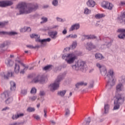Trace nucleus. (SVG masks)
Masks as SVG:
<instances>
[{
	"instance_id": "obj_11",
	"label": "nucleus",
	"mask_w": 125,
	"mask_h": 125,
	"mask_svg": "<svg viewBox=\"0 0 125 125\" xmlns=\"http://www.w3.org/2000/svg\"><path fill=\"white\" fill-rule=\"evenodd\" d=\"M102 7L106 8L109 10H111L112 8H113V4H112V3H110V2L108 1H104L102 3Z\"/></svg>"
},
{
	"instance_id": "obj_33",
	"label": "nucleus",
	"mask_w": 125,
	"mask_h": 125,
	"mask_svg": "<svg viewBox=\"0 0 125 125\" xmlns=\"http://www.w3.org/2000/svg\"><path fill=\"white\" fill-rule=\"evenodd\" d=\"M65 94L66 90H65L58 92V95H59L60 96H61L62 97H63V96H64V95H65Z\"/></svg>"
},
{
	"instance_id": "obj_13",
	"label": "nucleus",
	"mask_w": 125,
	"mask_h": 125,
	"mask_svg": "<svg viewBox=\"0 0 125 125\" xmlns=\"http://www.w3.org/2000/svg\"><path fill=\"white\" fill-rule=\"evenodd\" d=\"M118 33H120L119 35H118V37L119 39L124 40L125 39V29H119L117 30Z\"/></svg>"
},
{
	"instance_id": "obj_19",
	"label": "nucleus",
	"mask_w": 125,
	"mask_h": 125,
	"mask_svg": "<svg viewBox=\"0 0 125 125\" xmlns=\"http://www.w3.org/2000/svg\"><path fill=\"white\" fill-rule=\"evenodd\" d=\"M5 63L7 65V67H11V66H13L14 62L10 59H7L5 60Z\"/></svg>"
},
{
	"instance_id": "obj_16",
	"label": "nucleus",
	"mask_w": 125,
	"mask_h": 125,
	"mask_svg": "<svg viewBox=\"0 0 125 125\" xmlns=\"http://www.w3.org/2000/svg\"><path fill=\"white\" fill-rule=\"evenodd\" d=\"M79 29H80V24L76 23L71 26L69 29V31L72 32V31H74V30H78Z\"/></svg>"
},
{
	"instance_id": "obj_41",
	"label": "nucleus",
	"mask_w": 125,
	"mask_h": 125,
	"mask_svg": "<svg viewBox=\"0 0 125 125\" xmlns=\"http://www.w3.org/2000/svg\"><path fill=\"white\" fill-rule=\"evenodd\" d=\"M7 45V43L4 42V43L0 44V48H3V47H5Z\"/></svg>"
},
{
	"instance_id": "obj_15",
	"label": "nucleus",
	"mask_w": 125,
	"mask_h": 125,
	"mask_svg": "<svg viewBox=\"0 0 125 125\" xmlns=\"http://www.w3.org/2000/svg\"><path fill=\"white\" fill-rule=\"evenodd\" d=\"M57 34H58L57 31H50L48 33V36L53 40H55L57 38Z\"/></svg>"
},
{
	"instance_id": "obj_61",
	"label": "nucleus",
	"mask_w": 125,
	"mask_h": 125,
	"mask_svg": "<svg viewBox=\"0 0 125 125\" xmlns=\"http://www.w3.org/2000/svg\"><path fill=\"white\" fill-rule=\"evenodd\" d=\"M21 93H23V94H27V91H25V90H22L21 91Z\"/></svg>"
},
{
	"instance_id": "obj_59",
	"label": "nucleus",
	"mask_w": 125,
	"mask_h": 125,
	"mask_svg": "<svg viewBox=\"0 0 125 125\" xmlns=\"http://www.w3.org/2000/svg\"><path fill=\"white\" fill-rule=\"evenodd\" d=\"M62 68H66V67H67V64L66 63H63L62 64Z\"/></svg>"
},
{
	"instance_id": "obj_24",
	"label": "nucleus",
	"mask_w": 125,
	"mask_h": 125,
	"mask_svg": "<svg viewBox=\"0 0 125 125\" xmlns=\"http://www.w3.org/2000/svg\"><path fill=\"white\" fill-rule=\"evenodd\" d=\"M95 58L96 59H98L99 60H102V59H104V57H103L102 54H101L100 53L96 54Z\"/></svg>"
},
{
	"instance_id": "obj_63",
	"label": "nucleus",
	"mask_w": 125,
	"mask_h": 125,
	"mask_svg": "<svg viewBox=\"0 0 125 125\" xmlns=\"http://www.w3.org/2000/svg\"><path fill=\"white\" fill-rule=\"evenodd\" d=\"M121 5H125V2L121 1Z\"/></svg>"
},
{
	"instance_id": "obj_12",
	"label": "nucleus",
	"mask_w": 125,
	"mask_h": 125,
	"mask_svg": "<svg viewBox=\"0 0 125 125\" xmlns=\"http://www.w3.org/2000/svg\"><path fill=\"white\" fill-rule=\"evenodd\" d=\"M96 66L99 68L102 75H106V74H107V70L106 69V67L105 66H101L100 63H99L96 64Z\"/></svg>"
},
{
	"instance_id": "obj_38",
	"label": "nucleus",
	"mask_w": 125,
	"mask_h": 125,
	"mask_svg": "<svg viewBox=\"0 0 125 125\" xmlns=\"http://www.w3.org/2000/svg\"><path fill=\"white\" fill-rule=\"evenodd\" d=\"M70 115V110L68 108H66L65 109V117H68Z\"/></svg>"
},
{
	"instance_id": "obj_64",
	"label": "nucleus",
	"mask_w": 125,
	"mask_h": 125,
	"mask_svg": "<svg viewBox=\"0 0 125 125\" xmlns=\"http://www.w3.org/2000/svg\"><path fill=\"white\" fill-rule=\"evenodd\" d=\"M44 114H46V113H47V111L46 110V109H44Z\"/></svg>"
},
{
	"instance_id": "obj_62",
	"label": "nucleus",
	"mask_w": 125,
	"mask_h": 125,
	"mask_svg": "<svg viewBox=\"0 0 125 125\" xmlns=\"http://www.w3.org/2000/svg\"><path fill=\"white\" fill-rule=\"evenodd\" d=\"M71 37H72V34H70L69 35L66 36V39H69V38H71Z\"/></svg>"
},
{
	"instance_id": "obj_23",
	"label": "nucleus",
	"mask_w": 125,
	"mask_h": 125,
	"mask_svg": "<svg viewBox=\"0 0 125 125\" xmlns=\"http://www.w3.org/2000/svg\"><path fill=\"white\" fill-rule=\"evenodd\" d=\"M3 33V35H9V36H15L17 35V33L14 31L9 32L4 31Z\"/></svg>"
},
{
	"instance_id": "obj_25",
	"label": "nucleus",
	"mask_w": 125,
	"mask_h": 125,
	"mask_svg": "<svg viewBox=\"0 0 125 125\" xmlns=\"http://www.w3.org/2000/svg\"><path fill=\"white\" fill-rule=\"evenodd\" d=\"M24 116V114L21 113L19 114H15V115H13L12 117L13 120H17L18 118H20V117H23Z\"/></svg>"
},
{
	"instance_id": "obj_9",
	"label": "nucleus",
	"mask_w": 125,
	"mask_h": 125,
	"mask_svg": "<svg viewBox=\"0 0 125 125\" xmlns=\"http://www.w3.org/2000/svg\"><path fill=\"white\" fill-rule=\"evenodd\" d=\"M30 38H31V39H34V38L35 39H36V42H41L42 44L43 42H49L51 41V39L50 38H47V39H43L41 40V39H40V36L36 34H32L30 35Z\"/></svg>"
},
{
	"instance_id": "obj_4",
	"label": "nucleus",
	"mask_w": 125,
	"mask_h": 125,
	"mask_svg": "<svg viewBox=\"0 0 125 125\" xmlns=\"http://www.w3.org/2000/svg\"><path fill=\"white\" fill-rule=\"evenodd\" d=\"M62 57V59H65V61L67 64H69L74 63L76 59H77V56L73 53H68L66 55L63 54Z\"/></svg>"
},
{
	"instance_id": "obj_26",
	"label": "nucleus",
	"mask_w": 125,
	"mask_h": 125,
	"mask_svg": "<svg viewBox=\"0 0 125 125\" xmlns=\"http://www.w3.org/2000/svg\"><path fill=\"white\" fill-rule=\"evenodd\" d=\"M52 65H48L47 66H45V67H44L43 68V70H44V71H50V70L52 69Z\"/></svg>"
},
{
	"instance_id": "obj_39",
	"label": "nucleus",
	"mask_w": 125,
	"mask_h": 125,
	"mask_svg": "<svg viewBox=\"0 0 125 125\" xmlns=\"http://www.w3.org/2000/svg\"><path fill=\"white\" fill-rule=\"evenodd\" d=\"M52 4L54 5V6H57V5H58V0H53Z\"/></svg>"
},
{
	"instance_id": "obj_1",
	"label": "nucleus",
	"mask_w": 125,
	"mask_h": 125,
	"mask_svg": "<svg viewBox=\"0 0 125 125\" xmlns=\"http://www.w3.org/2000/svg\"><path fill=\"white\" fill-rule=\"evenodd\" d=\"M17 8L19 9L20 15L29 14L34 11H36L39 8V5L37 3L30 4L27 6L25 2H21L18 4Z\"/></svg>"
},
{
	"instance_id": "obj_27",
	"label": "nucleus",
	"mask_w": 125,
	"mask_h": 125,
	"mask_svg": "<svg viewBox=\"0 0 125 125\" xmlns=\"http://www.w3.org/2000/svg\"><path fill=\"white\" fill-rule=\"evenodd\" d=\"M109 109H110V105L107 104H105L104 107L105 114H107L108 112H109Z\"/></svg>"
},
{
	"instance_id": "obj_42",
	"label": "nucleus",
	"mask_w": 125,
	"mask_h": 125,
	"mask_svg": "<svg viewBox=\"0 0 125 125\" xmlns=\"http://www.w3.org/2000/svg\"><path fill=\"white\" fill-rule=\"evenodd\" d=\"M27 112H34V111H35V108H32V107H28V108L27 109Z\"/></svg>"
},
{
	"instance_id": "obj_28",
	"label": "nucleus",
	"mask_w": 125,
	"mask_h": 125,
	"mask_svg": "<svg viewBox=\"0 0 125 125\" xmlns=\"http://www.w3.org/2000/svg\"><path fill=\"white\" fill-rule=\"evenodd\" d=\"M20 70V66H19V64H17V63H16L15 65V73H16V74H18V73H19Z\"/></svg>"
},
{
	"instance_id": "obj_51",
	"label": "nucleus",
	"mask_w": 125,
	"mask_h": 125,
	"mask_svg": "<svg viewBox=\"0 0 125 125\" xmlns=\"http://www.w3.org/2000/svg\"><path fill=\"white\" fill-rule=\"evenodd\" d=\"M26 46H27V47H28V48H31V49L35 48V47H34V46H33V45H27Z\"/></svg>"
},
{
	"instance_id": "obj_44",
	"label": "nucleus",
	"mask_w": 125,
	"mask_h": 125,
	"mask_svg": "<svg viewBox=\"0 0 125 125\" xmlns=\"http://www.w3.org/2000/svg\"><path fill=\"white\" fill-rule=\"evenodd\" d=\"M37 92V89L36 88L33 87L32 88L30 93L33 94V93H36Z\"/></svg>"
},
{
	"instance_id": "obj_14",
	"label": "nucleus",
	"mask_w": 125,
	"mask_h": 125,
	"mask_svg": "<svg viewBox=\"0 0 125 125\" xmlns=\"http://www.w3.org/2000/svg\"><path fill=\"white\" fill-rule=\"evenodd\" d=\"M86 48L87 49V50L90 51V50H92V49L96 48V46L93 44L92 42H89L86 44Z\"/></svg>"
},
{
	"instance_id": "obj_18",
	"label": "nucleus",
	"mask_w": 125,
	"mask_h": 125,
	"mask_svg": "<svg viewBox=\"0 0 125 125\" xmlns=\"http://www.w3.org/2000/svg\"><path fill=\"white\" fill-rule=\"evenodd\" d=\"M120 23H124L125 24V13L121 14L120 17L119 18Z\"/></svg>"
},
{
	"instance_id": "obj_22",
	"label": "nucleus",
	"mask_w": 125,
	"mask_h": 125,
	"mask_svg": "<svg viewBox=\"0 0 125 125\" xmlns=\"http://www.w3.org/2000/svg\"><path fill=\"white\" fill-rule=\"evenodd\" d=\"M124 87L123 86V84L121 83L118 84L116 86V90L117 92L122 91L123 90V88Z\"/></svg>"
},
{
	"instance_id": "obj_49",
	"label": "nucleus",
	"mask_w": 125,
	"mask_h": 125,
	"mask_svg": "<svg viewBox=\"0 0 125 125\" xmlns=\"http://www.w3.org/2000/svg\"><path fill=\"white\" fill-rule=\"evenodd\" d=\"M32 31V29L30 27H26V32H31Z\"/></svg>"
},
{
	"instance_id": "obj_7",
	"label": "nucleus",
	"mask_w": 125,
	"mask_h": 125,
	"mask_svg": "<svg viewBox=\"0 0 125 125\" xmlns=\"http://www.w3.org/2000/svg\"><path fill=\"white\" fill-rule=\"evenodd\" d=\"M32 83H41L42 84L45 83V78L44 76L38 75L35 76L32 80Z\"/></svg>"
},
{
	"instance_id": "obj_56",
	"label": "nucleus",
	"mask_w": 125,
	"mask_h": 125,
	"mask_svg": "<svg viewBox=\"0 0 125 125\" xmlns=\"http://www.w3.org/2000/svg\"><path fill=\"white\" fill-rule=\"evenodd\" d=\"M25 71H26L25 70H24V69L21 70L20 72V74H24V73H25Z\"/></svg>"
},
{
	"instance_id": "obj_55",
	"label": "nucleus",
	"mask_w": 125,
	"mask_h": 125,
	"mask_svg": "<svg viewBox=\"0 0 125 125\" xmlns=\"http://www.w3.org/2000/svg\"><path fill=\"white\" fill-rule=\"evenodd\" d=\"M62 34L63 35H66V34H67V30L66 29L63 30L62 31Z\"/></svg>"
},
{
	"instance_id": "obj_53",
	"label": "nucleus",
	"mask_w": 125,
	"mask_h": 125,
	"mask_svg": "<svg viewBox=\"0 0 125 125\" xmlns=\"http://www.w3.org/2000/svg\"><path fill=\"white\" fill-rule=\"evenodd\" d=\"M108 44H111V43L108 42L107 43H106L105 44H104L102 46V47L103 48V45H104V46H105V47H107V45H108Z\"/></svg>"
},
{
	"instance_id": "obj_40",
	"label": "nucleus",
	"mask_w": 125,
	"mask_h": 125,
	"mask_svg": "<svg viewBox=\"0 0 125 125\" xmlns=\"http://www.w3.org/2000/svg\"><path fill=\"white\" fill-rule=\"evenodd\" d=\"M55 28H57V26L55 25L54 26H49L47 27L46 30L49 31L50 30H52V29H55Z\"/></svg>"
},
{
	"instance_id": "obj_34",
	"label": "nucleus",
	"mask_w": 125,
	"mask_h": 125,
	"mask_svg": "<svg viewBox=\"0 0 125 125\" xmlns=\"http://www.w3.org/2000/svg\"><path fill=\"white\" fill-rule=\"evenodd\" d=\"M91 12V11L90 10L88 9V8H86L84 9V13L85 14H89Z\"/></svg>"
},
{
	"instance_id": "obj_2",
	"label": "nucleus",
	"mask_w": 125,
	"mask_h": 125,
	"mask_svg": "<svg viewBox=\"0 0 125 125\" xmlns=\"http://www.w3.org/2000/svg\"><path fill=\"white\" fill-rule=\"evenodd\" d=\"M104 80L107 83L106 84L107 88H111L112 86H114L116 80H115V77H114V71L113 70L110 69L109 70Z\"/></svg>"
},
{
	"instance_id": "obj_30",
	"label": "nucleus",
	"mask_w": 125,
	"mask_h": 125,
	"mask_svg": "<svg viewBox=\"0 0 125 125\" xmlns=\"http://www.w3.org/2000/svg\"><path fill=\"white\" fill-rule=\"evenodd\" d=\"M119 82L120 83H125V76H122L119 78Z\"/></svg>"
},
{
	"instance_id": "obj_46",
	"label": "nucleus",
	"mask_w": 125,
	"mask_h": 125,
	"mask_svg": "<svg viewBox=\"0 0 125 125\" xmlns=\"http://www.w3.org/2000/svg\"><path fill=\"white\" fill-rule=\"evenodd\" d=\"M21 32H22V33H24L25 32H27V28L26 27H24L21 29Z\"/></svg>"
},
{
	"instance_id": "obj_20",
	"label": "nucleus",
	"mask_w": 125,
	"mask_h": 125,
	"mask_svg": "<svg viewBox=\"0 0 125 125\" xmlns=\"http://www.w3.org/2000/svg\"><path fill=\"white\" fill-rule=\"evenodd\" d=\"M83 85L85 86L87 85V83H84V82H79L76 84L75 86L76 88H80V86H83Z\"/></svg>"
},
{
	"instance_id": "obj_35",
	"label": "nucleus",
	"mask_w": 125,
	"mask_h": 125,
	"mask_svg": "<svg viewBox=\"0 0 125 125\" xmlns=\"http://www.w3.org/2000/svg\"><path fill=\"white\" fill-rule=\"evenodd\" d=\"M24 124H25V122H21L20 123H11L9 124V125H24Z\"/></svg>"
},
{
	"instance_id": "obj_8",
	"label": "nucleus",
	"mask_w": 125,
	"mask_h": 125,
	"mask_svg": "<svg viewBox=\"0 0 125 125\" xmlns=\"http://www.w3.org/2000/svg\"><path fill=\"white\" fill-rule=\"evenodd\" d=\"M1 98H2V99H6L5 102L6 104H10V103H12V101H13V98L9 96V94L7 91H5L1 94Z\"/></svg>"
},
{
	"instance_id": "obj_60",
	"label": "nucleus",
	"mask_w": 125,
	"mask_h": 125,
	"mask_svg": "<svg viewBox=\"0 0 125 125\" xmlns=\"http://www.w3.org/2000/svg\"><path fill=\"white\" fill-rule=\"evenodd\" d=\"M57 20L58 21H59V22H61V21H62V19L59 18H57Z\"/></svg>"
},
{
	"instance_id": "obj_43",
	"label": "nucleus",
	"mask_w": 125,
	"mask_h": 125,
	"mask_svg": "<svg viewBox=\"0 0 125 125\" xmlns=\"http://www.w3.org/2000/svg\"><path fill=\"white\" fill-rule=\"evenodd\" d=\"M94 85V81H91L90 83V84L89 85V88H92V87H93Z\"/></svg>"
},
{
	"instance_id": "obj_32",
	"label": "nucleus",
	"mask_w": 125,
	"mask_h": 125,
	"mask_svg": "<svg viewBox=\"0 0 125 125\" xmlns=\"http://www.w3.org/2000/svg\"><path fill=\"white\" fill-rule=\"evenodd\" d=\"M77 45H78L77 42H73L71 46H70V49H75V48H76V47H77Z\"/></svg>"
},
{
	"instance_id": "obj_3",
	"label": "nucleus",
	"mask_w": 125,
	"mask_h": 125,
	"mask_svg": "<svg viewBox=\"0 0 125 125\" xmlns=\"http://www.w3.org/2000/svg\"><path fill=\"white\" fill-rule=\"evenodd\" d=\"M125 102V97L124 95L121 94H116V99L114 101V106L113 110H118L120 109V104H123Z\"/></svg>"
},
{
	"instance_id": "obj_29",
	"label": "nucleus",
	"mask_w": 125,
	"mask_h": 125,
	"mask_svg": "<svg viewBox=\"0 0 125 125\" xmlns=\"http://www.w3.org/2000/svg\"><path fill=\"white\" fill-rule=\"evenodd\" d=\"M103 17H105L104 14H98L95 15V18H96V19H100L103 18Z\"/></svg>"
},
{
	"instance_id": "obj_58",
	"label": "nucleus",
	"mask_w": 125,
	"mask_h": 125,
	"mask_svg": "<svg viewBox=\"0 0 125 125\" xmlns=\"http://www.w3.org/2000/svg\"><path fill=\"white\" fill-rule=\"evenodd\" d=\"M35 119H36V120H40V116L37 115V116H34Z\"/></svg>"
},
{
	"instance_id": "obj_48",
	"label": "nucleus",
	"mask_w": 125,
	"mask_h": 125,
	"mask_svg": "<svg viewBox=\"0 0 125 125\" xmlns=\"http://www.w3.org/2000/svg\"><path fill=\"white\" fill-rule=\"evenodd\" d=\"M91 120L90 119V117H88L87 119V121L86 122V125H89V124L90 123Z\"/></svg>"
},
{
	"instance_id": "obj_50",
	"label": "nucleus",
	"mask_w": 125,
	"mask_h": 125,
	"mask_svg": "<svg viewBox=\"0 0 125 125\" xmlns=\"http://www.w3.org/2000/svg\"><path fill=\"white\" fill-rule=\"evenodd\" d=\"M78 36L76 34L75 35H73V34H71V37L72 39H76V38H77Z\"/></svg>"
},
{
	"instance_id": "obj_6",
	"label": "nucleus",
	"mask_w": 125,
	"mask_h": 125,
	"mask_svg": "<svg viewBox=\"0 0 125 125\" xmlns=\"http://www.w3.org/2000/svg\"><path fill=\"white\" fill-rule=\"evenodd\" d=\"M62 76L60 75L58 76L55 82L49 86V88L50 90H56V89H58V88H59L60 82L62 81Z\"/></svg>"
},
{
	"instance_id": "obj_54",
	"label": "nucleus",
	"mask_w": 125,
	"mask_h": 125,
	"mask_svg": "<svg viewBox=\"0 0 125 125\" xmlns=\"http://www.w3.org/2000/svg\"><path fill=\"white\" fill-rule=\"evenodd\" d=\"M40 95H42V96H43V95H44V92L43 91H40Z\"/></svg>"
},
{
	"instance_id": "obj_5",
	"label": "nucleus",
	"mask_w": 125,
	"mask_h": 125,
	"mask_svg": "<svg viewBox=\"0 0 125 125\" xmlns=\"http://www.w3.org/2000/svg\"><path fill=\"white\" fill-rule=\"evenodd\" d=\"M72 69L73 70H75V71H79V70H81V71H83V70H85L86 68V64L85 63V62L83 61H79L77 62V64H75L72 66Z\"/></svg>"
},
{
	"instance_id": "obj_57",
	"label": "nucleus",
	"mask_w": 125,
	"mask_h": 125,
	"mask_svg": "<svg viewBox=\"0 0 125 125\" xmlns=\"http://www.w3.org/2000/svg\"><path fill=\"white\" fill-rule=\"evenodd\" d=\"M6 110H9V107H6L3 108L2 111H6Z\"/></svg>"
},
{
	"instance_id": "obj_37",
	"label": "nucleus",
	"mask_w": 125,
	"mask_h": 125,
	"mask_svg": "<svg viewBox=\"0 0 125 125\" xmlns=\"http://www.w3.org/2000/svg\"><path fill=\"white\" fill-rule=\"evenodd\" d=\"M37 98H38V97H37V96L29 97V100H30V101H35V100H36Z\"/></svg>"
},
{
	"instance_id": "obj_52",
	"label": "nucleus",
	"mask_w": 125,
	"mask_h": 125,
	"mask_svg": "<svg viewBox=\"0 0 125 125\" xmlns=\"http://www.w3.org/2000/svg\"><path fill=\"white\" fill-rule=\"evenodd\" d=\"M22 66L24 67V70H25V71H27V69L29 68L28 66H25V64H22Z\"/></svg>"
},
{
	"instance_id": "obj_47",
	"label": "nucleus",
	"mask_w": 125,
	"mask_h": 125,
	"mask_svg": "<svg viewBox=\"0 0 125 125\" xmlns=\"http://www.w3.org/2000/svg\"><path fill=\"white\" fill-rule=\"evenodd\" d=\"M5 25H6L5 22H0V27H4Z\"/></svg>"
},
{
	"instance_id": "obj_36",
	"label": "nucleus",
	"mask_w": 125,
	"mask_h": 125,
	"mask_svg": "<svg viewBox=\"0 0 125 125\" xmlns=\"http://www.w3.org/2000/svg\"><path fill=\"white\" fill-rule=\"evenodd\" d=\"M8 77H12V72H8L7 76H5V75H4V78L6 80L8 79Z\"/></svg>"
},
{
	"instance_id": "obj_21",
	"label": "nucleus",
	"mask_w": 125,
	"mask_h": 125,
	"mask_svg": "<svg viewBox=\"0 0 125 125\" xmlns=\"http://www.w3.org/2000/svg\"><path fill=\"white\" fill-rule=\"evenodd\" d=\"M10 83L11 85L10 90L12 91H15L16 89V84L14 82H12V81L10 82Z\"/></svg>"
},
{
	"instance_id": "obj_17",
	"label": "nucleus",
	"mask_w": 125,
	"mask_h": 125,
	"mask_svg": "<svg viewBox=\"0 0 125 125\" xmlns=\"http://www.w3.org/2000/svg\"><path fill=\"white\" fill-rule=\"evenodd\" d=\"M86 4L89 7H94L95 6V1L93 0H88L86 2Z\"/></svg>"
},
{
	"instance_id": "obj_45",
	"label": "nucleus",
	"mask_w": 125,
	"mask_h": 125,
	"mask_svg": "<svg viewBox=\"0 0 125 125\" xmlns=\"http://www.w3.org/2000/svg\"><path fill=\"white\" fill-rule=\"evenodd\" d=\"M42 21H41V23H45V22H47V18H42Z\"/></svg>"
},
{
	"instance_id": "obj_31",
	"label": "nucleus",
	"mask_w": 125,
	"mask_h": 125,
	"mask_svg": "<svg viewBox=\"0 0 125 125\" xmlns=\"http://www.w3.org/2000/svg\"><path fill=\"white\" fill-rule=\"evenodd\" d=\"M85 39L88 40V39H96V37H95L94 35H90V36H87V35H84V36Z\"/></svg>"
},
{
	"instance_id": "obj_10",
	"label": "nucleus",
	"mask_w": 125,
	"mask_h": 125,
	"mask_svg": "<svg viewBox=\"0 0 125 125\" xmlns=\"http://www.w3.org/2000/svg\"><path fill=\"white\" fill-rule=\"evenodd\" d=\"M13 4V2L9 0L0 1V7H6V6H10V5H12Z\"/></svg>"
}]
</instances>
